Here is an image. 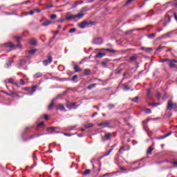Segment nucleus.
I'll return each mask as SVG.
<instances>
[{
    "instance_id": "obj_60",
    "label": "nucleus",
    "mask_w": 177,
    "mask_h": 177,
    "mask_svg": "<svg viewBox=\"0 0 177 177\" xmlns=\"http://www.w3.org/2000/svg\"><path fill=\"white\" fill-rule=\"evenodd\" d=\"M109 174H104L102 177H105V176H109Z\"/></svg>"
},
{
    "instance_id": "obj_51",
    "label": "nucleus",
    "mask_w": 177,
    "mask_h": 177,
    "mask_svg": "<svg viewBox=\"0 0 177 177\" xmlns=\"http://www.w3.org/2000/svg\"><path fill=\"white\" fill-rule=\"evenodd\" d=\"M44 120H49V116L48 115H44Z\"/></svg>"
},
{
    "instance_id": "obj_37",
    "label": "nucleus",
    "mask_w": 177,
    "mask_h": 177,
    "mask_svg": "<svg viewBox=\"0 0 177 177\" xmlns=\"http://www.w3.org/2000/svg\"><path fill=\"white\" fill-rule=\"evenodd\" d=\"M19 84H20L21 85H26V82H24V80L23 79H21V80H19Z\"/></svg>"
},
{
    "instance_id": "obj_42",
    "label": "nucleus",
    "mask_w": 177,
    "mask_h": 177,
    "mask_svg": "<svg viewBox=\"0 0 177 177\" xmlns=\"http://www.w3.org/2000/svg\"><path fill=\"white\" fill-rule=\"evenodd\" d=\"M21 41V37L19 36L17 37V42H20Z\"/></svg>"
},
{
    "instance_id": "obj_22",
    "label": "nucleus",
    "mask_w": 177,
    "mask_h": 177,
    "mask_svg": "<svg viewBox=\"0 0 177 177\" xmlns=\"http://www.w3.org/2000/svg\"><path fill=\"white\" fill-rule=\"evenodd\" d=\"M153 150H154V148H153L152 147H150L147 150V154H151V152L153 151Z\"/></svg>"
},
{
    "instance_id": "obj_49",
    "label": "nucleus",
    "mask_w": 177,
    "mask_h": 177,
    "mask_svg": "<svg viewBox=\"0 0 177 177\" xmlns=\"http://www.w3.org/2000/svg\"><path fill=\"white\" fill-rule=\"evenodd\" d=\"M150 93H151V91L150 89L147 90V95L148 96H150Z\"/></svg>"
},
{
    "instance_id": "obj_16",
    "label": "nucleus",
    "mask_w": 177,
    "mask_h": 177,
    "mask_svg": "<svg viewBox=\"0 0 177 177\" xmlns=\"http://www.w3.org/2000/svg\"><path fill=\"white\" fill-rule=\"evenodd\" d=\"M40 77H42V73H37L34 75L35 78H40Z\"/></svg>"
},
{
    "instance_id": "obj_36",
    "label": "nucleus",
    "mask_w": 177,
    "mask_h": 177,
    "mask_svg": "<svg viewBox=\"0 0 177 177\" xmlns=\"http://www.w3.org/2000/svg\"><path fill=\"white\" fill-rule=\"evenodd\" d=\"M156 97H157L158 100H160V99H161V94L160 93H157Z\"/></svg>"
},
{
    "instance_id": "obj_33",
    "label": "nucleus",
    "mask_w": 177,
    "mask_h": 177,
    "mask_svg": "<svg viewBox=\"0 0 177 177\" xmlns=\"http://www.w3.org/2000/svg\"><path fill=\"white\" fill-rule=\"evenodd\" d=\"M35 52H37V49H33V50H30L29 51V53H30V55H34V53H35Z\"/></svg>"
},
{
    "instance_id": "obj_52",
    "label": "nucleus",
    "mask_w": 177,
    "mask_h": 177,
    "mask_svg": "<svg viewBox=\"0 0 177 177\" xmlns=\"http://www.w3.org/2000/svg\"><path fill=\"white\" fill-rule=\"evenodd\" d=\"M162 99L163 100H165V99H167V95L165 94V95H163V97H162Z\"/></svg>"
},
{
    "instance_id": "obj_27",
    "label": "nucleus",
    "mask_w": 177,
    "mask_h": 177,
    "mask_svg": "<svg viewBox=\"0 0 177 177\" xmlns=\"http://www.w3.org/2000/svg\"><path fill=\"white\" fill-rule=\"evenodd\" d=\"M145 113H146L147 114H150L151 113V110H150L149 109H144Z\"/></svg>"
},
{
    "instance_id": "obj_35",
    "label": "nucleus",
    "mask_w": 177,
    "mask_h": 177,
    "mask_svg": "<svg viewBox=\"0 0 177 177\" xmlns=\"http://www.w3.org/2000/svg\"><path fill=\"white\" fill-rule=\"evenodd\" d=\"M156 37V33H152L148 35V38H154Z\"/></svg>"
},
{
    "instance_id": "obj_1",
    "label": "nucleus",
    "mask_w": 177,
    "mask_h": 177,
    "mask_svg": "<svg viewBox=\"0 0 177 177\" xmlns=\"http://www.w3.org/2000/svg\"><path fill=\"white\" fill-rule=\"evenodd\" d=\"M174 34H175V30H171L170 32H168L165 34L160 35L158 37V39H167L168 38H171V37H172V35H174Z\"/></svg>"
},
{
    "instance_id": "obj_47",
    "label": "nucleus",
    "mask_w": 177,
    "mask_h": 177,
    "mask_svg": "<svg viewBox=\"0 0 177 177\" xmlns=\"http://www.w3.org/2000/svg\"><path fill=\"white\" fill-rule=\"evenodd\" d=\"M173 5H174V6L177 7V0H174Z\"/></svg>"
},
{
    "instance_id": "obj_17",
    "label": "nucleus",
    "mask_w": 177,
    "mask_h": 177,
    "mask_svg": "<svg viewBox=\"0 0 177 177\" xmlns=\"http://www.w3.org/2000/svg\"><path fill=\"white\" fill-rule=\"evenodd\" d=\"M53 106H55V100H53L50 104L48 106V110L53 109Z\"/></svg>"
},
{
    "instance_id": "obj_30",
    "label": "nucleus",
    "mask_w": 177,
    "mask_h": 177,
    "mask_svg": "<svg viewBox=\"0 0 177 177\" xmlns=\"http://www.w3.org/2000/svg\"><path fill=\"white\" fill-rule=\"evenodd\" d=\"M30 45H37V40L35 39L30 40Z\"/></svg>"
},
{
    "instance_id": "obj_58",
    "label": "nucleus",
    "mask_w": 177,
    "mask_h": 177,
    "mask_svg": "<svg viewBox=\"0 0 177 177\" xmlns=\"http://www.w3.org/2000/svg\"><path fill=\"white\" fill-rule=\"evenodd\" d=\"M174 19H175V20H176V21H177V16H176V13H174Z\"/></svg>"
},
{
    "instance_id": "obj_15",
    "label": "nucleus",
    "mask_w": 177,
    "mask_h": 177,
    "mask_svg": "<svg viewBox=\"0 0 177 177\" xmlns=\"http://www.w3.org/2000/svg\"><path fill=\"white\" fill-rule=\"evenodd\" d=\"M5 48H15V45L12 43H8L4 45Z\"/></svg>"
},
{
    "instance_id": "obj_48",
    "label": "nucleus",
    "mask_w": 177,
    "mask_h": 177,
    "mask_svg": "<svg viewBox=\"0 0 177 177\" xmlns=\"http://www.w3.org/2000/svg\"><path fill=\"white\" fill-rule=\"evenodd\" d=\"M35 12H37V13H41V9H38V8L35 9Z\"/></svg>"
},
{
    "instance_id": "obj_41",
    "label": "nucleus",
    "mask_w": 177,
    "mask_h": 177,
    "mask_svg": "<svg viewBox=\"0 0 177 177\" xmlns=\"http://www.w3.org/2000/svg\"><path fill=\"white\" fill-rule=\"evenodd\" d=\"M124 91H129V88L128 87V86H124L123 88Z\"/></svg>"
},
{
    "instance_id": "obj_2",
    "label": "nucleus",
    "mask_w": 177,
    "mask_h": 177,
    "mask_svg": "<svg viewBox=\"0 0 177 177\" xmlns=\"http://www.w3.org/2000/svg\"><path fill=\"white\" fill-rule=\"evenodd\" d=\"M53 60V59L52 58V56L50 55H48L47 56V59H45V60L43 61L44 66H46L48 64H50V63H52Z\"/></svg>"
},
{
    "instance_id": "obj_64",
    "label": "nucleus",
    "mask_w": 177,
    "mask_h": 177,
    "mask_svg": "<svg viewBox=\"0 0 177 177\" xmlns=\"http://www.w3.org/2000/svg\"><path fill=\"white\" fill-rule=\"evenodd\" d=\"M172 164H174V165H176L177 162L176 161L172 162Z\"/></svg>"
},
{
    "instance_id": "obj_5",
    "label": "nucleus",
    "mask_w": 177,
    "mask_h": 177,
    "mask_svg": "<svg viewBox=\"0 0 177 177\" xmlns=\"http://www.w3.org/2000/svg\"><path fill=\"white\" fill-rule=\"evenodd\" d=\"M175 106H176V104L172 103V100H170L167 103V110H169V111H171V110H172V109H174V107H175Z\"/></svg>"
},
{
    "instance_id": "obj_13",
    "label": "nucleus",
    "mask_w": 177,
    "mask_h": 177,
    "mask_svg": "<svg viewBox=\"0 0 177 177\" xmlns=\"http://www.w3.org/2000/svg\"><path fill=\"white\" fill-rule=\"evenodd\" d=\"M51 24H52L51 21H46L44 23L41 24V26H43V27H46Z\"/></svg>"
},
{
    "instance_id": "obj_46",
    "label": "nucleus",
    "mask_w": 177,
    "mask_h": 177,
    "mask_svg": "<svg viewBox=\"0 0 177 177\" xmlns=\"http://www.w3.org/2000/svg\"><path fill=\"white\" fill-rule=\"evenodd\" d=\"M151 106H153L154 107H156L157 106H160V104L153 103V104H151Z\"/></svg>"
},
{
    "instance_id": "obj_19",
    "label": "nucleus",
    "mask_w": 177,
    "mask_h": 177,
    "mask_svg": "<svg viewBox=\"0 0 177 177\" xmlns=\"http://www.w3.org/2000/svg\"><path fill=\"white\" fill-rule=\"evenodd\" d=\"M84 74H85V75H89V74H91V70L88 69V68L85 69Z\"/></svg>"
},
{
    "instance_id": "obj_40",
    "label": "nucleus",
    "mask_w": 177,
    "mask_h": 177,
    "mask_svg": "<svg viewBox=\"0 0 177 177\" xmlns=\"http://www.w3.org/2000/svg\"><path fill=\"white\" fill-rule=\"evenodd\" d=\"M8 83L9 84H15V81L13 80V79H9L8 80Z\"/></svg>"
},
{
    "instance_id": "obj_20",
    "label": "nucleus",
    "mask_w": 177,
    "mask_h": 177,
    "mask_svg": "<svg viewBox=\"0 0 177 177\" xmlns=\"http://www.w3.org/2000/svg\"><path fill=\"white\" fill-rule=\"evenodd\" d=\"M74 70L76 73H78V72L81 71V68H80V67L78 66H74Z\"/></svg>"
},
{
    "instance_id": "obj_3",
    "label": "nucleus",
    "mask_w": 177,
    "mask_h": 177,
    "mask_svg": "<svg viewBox=\"0 0 177 177\" xmlns=\"http://www.w3.org/2000/svg\"><path fill=\"white\" fill-rule=\"evenodd\" d=\"M93 44L95 45H101V44H103V39L101 37H95L93 40Z\"/></svg>"
},
{
    "instance_id": "obj_29",
    "label": "nucleus",
    "mask_w": 177,
    "mask_h": 177,
    "mask_svg": "<svg viewBox=\"0 0 177 177\" xmlns=\"http://www.w3.org/2000/svg\"><path fill=\"white\" fill-rule=\"evenodd\" d=\"M105 138L106 140H109V139H110V138H111V133H108L107 134L105 135Z\"/></svg>"
},
{
    "instance_id": "obj_61",
    "label": "nucleus",
    "mask_w": 177,
    "mask_h": 177,
    "mask_svg": "<svg viewBox=\"0 0 177 177\" xmlns=\"http://www.w3.org/2000/svg\"><path fill=\"white\" fill-rule=\"evenodd\" d=\"M46 19L45 18H42L40 21L42 22V21H45Z\"/></svg>"
},
{
    "instance_id": "obj_45",
    "label": "nucleus",
    "mask_w": 177,
    "mask_h": 177,
    "mask_svg": "<svg viewBox=\"0 0 177 177\" xmlns=\"http://www.w3.org/2000/svg\"><path fill=\"white\" fill-rule=\"evenodd\" d=\"M132 1H133V0H127L126 2V5H129V3H131V2H132Z\"/></svg>"
},
{
    "instance_id": "obj_57",
    "label": "nucleus",
    "mask_w": 177,
    "mask_h": 177,
    "mask_svg": "<svg viewBox=\"0 0 177 177\" xmlns=\"http://www.w3.org/2000/svg\"><path fill=\"white\" fill-rule=\"evenodd\" d=\"M64 136H71V134H70V133H64Z\"/></svg>"
},
{
    "instance_id": "obj_23",
    "label": "nucleus",
    "mask_w": 177,
    "mask_h": 177,
    "mask_svg": "<svg viewBox=\"0 0 177 177\" xmlns=\"http://www.w3.org/2000/svg\"><path fill=\"white\" fill-rule=\"evenodd\" d=\"M31 89H32L31 90L32 93L30 95H32V93H34V92H35V91H37V86H32Z\"/></svg>"
},
{
    "instance_id": "obj_6",
    "label": "nucleus",
    "mask_w": 177,
    "mask_h": 177,
    "mask_svg": "<svg viewBox=\"0 0 177 177\" xmlns=\"http://www.w3.org/2000/svg\"><path fill=\"white\" fill-rule=\"evenodd\" d=\"M89 24H92V22H86V21H83L82 22L80 25L79 27L80 28H86V27H88V26H89Z\"/></svg>"
},
{
    "instance_id": "obj_39",
    "label": "nucleus",
    "mask_w": 177,
    "mask_h": 177,
    "mask_svg": "<svg viewBox=\"0 0 177 177\" xmlns=\"http://www.w3.org/2000/svg\"><path fill=\"white\" fill-rule=\"evenodd\" d=\"M171 135H172L171 131H170V132L167 133L166 135H165V138H168V136H171Z\"/></svg>"
},
{
    "instance_id": "obj_54",
    "label": "nucleus",
    "mask_w": 177,
    "mask_h": 177,
    "mask_svg": "<svg viewBox=\"0 0 177 177\" xmlns=\"http://www.w3.org/2000/svg\"><path fill=\"white\" fill-rule=\"evenodd\" d=\"M29 15H30L31 16H32V15H34V11H30V12H29Z\"/></svg>"
},
{
    "instance_id": "obj_18",
    "label": "nucleus",
    "mask_w": 177,
    "mask_h": 177,
    "mask_svg": "<svg viewBox=\"0 0 177 177\" xmlns=\"http://www.w3.org/2000/svg\"><path fill=\"white\" fill-rule=\"evenodd\" d=\"M58 109L59 110H61V111H64V110H65L64 106L63 104H59Z\"/></svg>"
},
{
    "instance_id": "obj_8",
    "label": "nucleus",
    "mask_w": 177,
    "mask_h": 177,
    "mask_svg": "<svg viewBox=\"0 0 177 177\" xmlns=\"http://www.w3.org/2000/svg\"><path fill=\"white\" fill-rule=\"evenodd\" d=\"M106 55L104 53H99L95 56V59H102V57H104Z\"/></svg>"
},
{
    "instance_id": "obj_62",
    "label": "nucleus",
    "mask_w": 177,
    "mask_h": 177,
    "mask_svg": "<svg viewBox=\"0 0 177 177\" xmlns=\"http://www.w3.org/2000/svg\"><path fill=\"white\" fill-rule=\"evenodd\" d=\"M162 28H160L159 30H158V32H161V31H162Z\"/></svg>"
},
{
    "instance_id": "obj_56",
    "label": "nucleus",
    "mask_w": 177,
    "mask_h": 177,
    "mask_svg": "<svg viewBox=\"0 0 177 177\" xmlns=\"http://www.w3.org/2000/svg\"><path fill=\"white\" fill-rule=\"evenodd\" d=\"M95 115H97V112H95L93 115H92V117H95Z\"/></svg>"
},
{
    "instance_id": "obj_63",
    "label": "nucleus",
    "mask_w": 177,
    "mask_h": 177,
    "mask_svg": "<svg viewBox=\"0 0 177 177\" xmlns=\"http://www.w3.org/2000/svg\"><path fill=\"white\" fill-rule=\"evenodd\" d=\"M162 48H164V47L160 46V47L158 48L157 50H160V49H162Z\"/></svg>"
},
{
    "instance_id": "obj_55",
    "label": "nucleus",
    "mask_w": 177,
    "mask_h": 177,
    "mask_svg": "<svg viewBox=\"0 0 177 177\" xmlns=\"http://www.w3.org/2000/svg\"><path fill=\"white\" fill-rule=\"evenodd\" d=\"M53 4H50V5H48L47 6V8H53Z\"/></svg>"
},
{
    "instance_id": "obj_28",
    "label": "nucleus",
    "mask_w": 177,
    "mask_h": 177,
    "mask_svg": "<svg viewBox=\"0 0 177 177\" xmlns=\"http://www.w3.org/2000/svg\"><path fill=\"white\" fill-rule=\"evenodd\" d=\"M95 86H96V84H93L91 85H89L87 88L88 89H93V88H95Z\"/></svg>"
},
{
    "instance_id": "obj_12",
    "label": "nucleus",
    "mask_w": 177,
    "mask_h": 177,
    "mask_svg": "<svg viewBox=\"0 0 177 177\" xmlns=\"http://www.w3.org/2000/svg\"><path fill=\"white\" fill-rule=\"evenodd\" d=\"M141 50H145V52H147V53H150V52H151V50H153V48L142 47V48H141Z\"/></svg>"
},
{
    "instance_id": "obj_59",
    "label": "nucleus",
    "mask_w": 177,
    "mask_h": 177,
    "mask_svg": "<svg viewBox=\"0 0 177 177\" xmlns=\"http://www.w3.org/2000/svg\"><path fill=\"white\" fill-rule=\"evenodd\" d=\"M6 95H8V96H11L12 97H13V94H9V93H6Z\"/></svg>"
},
{
    "instance_id": "obj_34",
    "label": "nucleus",
    "mask_w": 177,
    "mask_h": 177,
    "mask_svg": "<svg viewBox=\"0 0 177 177\" xmlns=\"http://www.w3.org/2000/svg\"><path fill=\"white\" fill-rule=\"evenodd\" d=\"M50 19H52L53 20H55V19H57V15H56L55 14H53V15L50 16Z\"/></svg>"
},
{
    "instance_id": "obj_4",
    "label": "nucleus",
    "mask_w": 177,
    "mask_h": 177,
    "mask_svg": "<svg viewBox=\"0 0 177 177\" xmlns=\"http://www.w3.org/2000/svg\"><path fill=\"white\" fill-rule=\"evenodd\" d=\"M175 63H177V60L175 59H169L167 64L171 67V68H174L176 67Z\"/></svg>"
},
{
    "instance_id": "obj_10",
    "label": "nucleus",
    "mask_w": 177,
    "mask_h": 177,
    "mask_svg": "<svg viewBox=\"0 0 177 177\" xmlns=\"http://www.w3.org/2000/svg\"><path fill=\"white\" fill-rule=\"evenodd\" d=\"M109 123L107 122H102L98 124V127H102V128H106L107 127H109Z\"/></svg>"
},
{
    "instance_id": "obj_9",
    "label": "nucleus",
    "mask_w": 177,
    "mask_h": 177,
    "mask_svg": "<svg viewBox=\"0 0 177 177\" xmlns=\"http://www.w3.org/2000/svg\"><path fill=\"white\" fill-rule=\"evenodd\" d=\"M131 149V147L129 146L127 149H124V147H120L119 149V153H122L123 151H128Z\"/></svg>"
},
{
    "instance_id": "obj_53",
    "label": "nucleus",
    "mask_w": 177,
    "mask_h": 177,
    "mask_svg": "<svg viewBox=\"0 0 177 177\" xmlns=\"http://www.w3.org/2000/svg\"><path fill=\"white\" fill-rule=\"evenodd\" d=\"M10 66H12V61L9 64H7V67H10Z\"/></svg>"
},
{
    "instance_id": "obj_26",
    "label": "nucleus",
    "mask_w": 177,
    "mask_h": 177,
    "mask_svg": "<svg viewBox=\"0 0 177 177\" xmlns=\"http://www.w3.org/2000/svg\"><path fill=\"white\" fill-rule=\"evenodd\" d=\"M136 59H138V57H136V55L132 56L130 57V60L131 62H135V60H136Z\"/></svg>"
},
{
    "instance_id": "obj_24",
    "label": "nucleus",
    "mask_w": 177,
    "mask_h": 177,
    "mask_svg": "<svg viewBox=\"0 0 177 177\" xmlns=\"http://www.w3.org/2000/svg\"><path fill=\"white\" fill-rule=\"evenodd\" d=\"M169 60V59H160L159 63H165V62L168 63Z\"/></svg>"
},
{
    "instance_id": "obj_44",
    "label": "nucleus",
    "mask_w": 177,
    "mask_h": 177,
    "mask_svg": "<svg viewBox=\"0 0 177 177\" xmlns=\"http://www.w3.org/2000/svg\"><path fill=\"white\" fill-rule=\"evenodd\" d=\"M77 78H78V76L77 75H75L74 76H73V81H75V80H77Z\"/></svg>"
},
{
    "instance_id": "obj_38",
    "label": "nucleus",
    "mask_w": 177,
    "mask_h": 177,
    "mask_svg": "<svg viewBox=\"0 0 177 177\" xmlns=\"http://www.w3.org/2000/svg\"><path fill=\"white\" fill-rule=\"evenodd\" d=\"M86 128H92L93 127V124L92 123H89L88 124L85 126Z\"/></svg>"
},
{
    "instance_id": "obj_11",
    "label": "nucleus",
    "mask_w": 177,
    "mask_h": 177,
    "mask_svg": "<svg viewBox=\"0 0 177 177\" xmlns=\"http://www.w3.org/2000/svg\"><path fill=\"white\" fill-rule=\"evenodd\" d=\"M75 15H67L66 17V20L70 21V20H75Z\"/></svg>"
},
{
    "instance_id": "obj_43",
    "label": "nucleus",
    "mask_w": 177,
    "mask_h": 177,
    "mask_svg": "<svg viewBox=\"0 0 177 177\" xmlns=\"http://www.w3.org/2000/svg\"><path fill=\"white\" fill-rule=\"evenodd\" d=\"M138 99H139V97L137 96L133 100H132V102H138Z\"/></svg>"
},
{
    "instance_id": "obj_31",
    "label": "nucleus",
    "mask_w": 177,
    "mask_h": 177,
    "mask_svg": "<svg viewBox=\"0 0 177 177\" xmlns=\"http://www.w3.org/2000/svg\"><path fill=\"white\" fill-rule=\"evenodd\" d=\"M89 174H91V169H86V170L84 172L83 175H89Z\"/></svg>"
},
{
    "instance_id": "obj_14",
    "label": "nucleus",
    "mask_w": 177,
    "mask_h": 177,
    "mask_svg": "<svg viewBox=\"0 0 177 177\" xmlns=\"http://www.w3.org/2000/svg\"><path fill=\"white\" fill-rule=\"evenodd\" d=\"M84 13H79L77 15H75V19H78V20H80V19H82V17H84Z\"/></svg>"
},
{
    "instance_id": "obj_50",
    "label": "nucleus",
    "mask_w": 177,
    "mask_h": 177,
    "mask_svg": "<svg viewBox=\"0 0 177 177\" xmlns=\"http://www.w3.org/2000/svg\"><path fill=\"white\" fill-rule=\"evenodd\" d=\"M44 122H41L38 124V127H42V125H44Z\"/></svg>"
},
{
    "instance_id": "obj_7",
    "label": "nucleus",
    "mask_w": 177,
    "mask_h": 177,
    "mask_svg": "<svg viewBox=\"0 0 177 177\" xmlns=\"http://www.w3.org/2000/svg\"><path fill=\"white\" fill-rule=\"evenodd\" d=\"M66 107L69 109L70 110L74 109H77L78 106L75 105V103H71V104H67Z\"/></svg>"
},
{
    "instance_id": "obj_25",
    "label": "nucleus",
    "mask_w": 177,
    "mask_h": 177,
    "mask_svg": "<svg viewBox=\"0 0 177 177\" xmlns=\"http://www.w3.org/2000/svg\"><path fill=\"white\" fill-rule=\"evenodd\" d=\"M101 50H106V52H112V53H114V50H113V49H109V48H106V49H104V48H102V49H101Z\"/></svg>"
},
{
    "instance_id": "obj_32",
    "label": "nucleus",
    "mask_w": 177,
    "mask_h": 177,
    "mask_svg": "<svg viewBox=\"0 0 177 177\" xmlns=\"http://www.w3.org/2000/svg\"><path fill=\"white\" fill-rule=\"evenodd\" d=\"M75 31H77V29H75V28H73L70 29L68 32H70L71 34H73V32H75Z\"/></svg>"
},
{
    "instance_id": "obj_21",
    "label": "nucleus",
    "mask_w": 177,
    "mask_h": 177,
    "mask_svg": "<svg viewBox=\"0 0 177 177\" xmlns=\"http://www.w3.org/2000/svg\"><path fill=\"white\" fill-rule=\"evenodd\" d=\"M113 149H111L106 153L104 154L103 157H107V156H110L111 151H113Z\"/></svg>"
}]
</instances>
